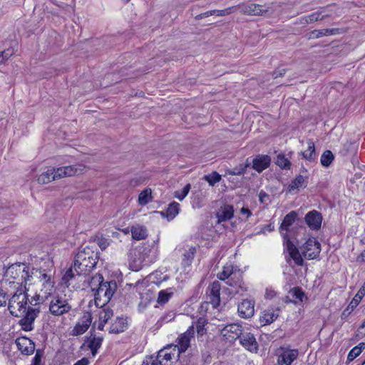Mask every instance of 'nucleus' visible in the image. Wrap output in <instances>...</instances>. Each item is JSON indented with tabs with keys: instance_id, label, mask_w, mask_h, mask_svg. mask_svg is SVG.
<instances>
[{
	"instance_id": "60",
	"label": "nucleus",
	"mask_w": 365,
	"mask_h": 365,
	"mask_svg": "<svg viewBox=\"0 0 365 365\" xmlns=\"http://www.w3.org/2000/svg\"><path fill=\"white\" fill-rule=\"evenodd\" d=\"M365 294V282L358 291L359 296H364Z\"/></svg>"
},
{
	"instance_id": "3",
	"label": "nucleus",
	"mask_w": 365,
	"mask_h": 365,
	"mask_svg": "<svg viewBox=\"0 0 365 365\" xmlns=\"http://www.w3.org/2000/svg\"><path fill=\"white\" fill-rule=\"evenodd\" d=\"M98 259V252L94 247H81L74 257L73 265L63 276V282L68 287L77 277H86L96 267Z\"/></svg>"
},
{
	"instance_id": "2",
	"label": "nucleus",
	"mask_w": 365,
	"mask_h": 365,
	"mask_svg": "<svg viewBox=\"0 0 365 365\" xmlns=\"http://www.w3.org/2000/svg\"><path fill=\"white\" fill-rule=\"evenodd\" d=\"M5 277L15 289L26 287L27 284H39L41 286V292L44 293L46 298L52 294L54 287V282L45 270L31 267L24 263L10 265L6 270Z\"/></svg>"
},
{
	"instance_id": "10",
	"label": "nucleus",
	"mask_w": 365,
	"mask_h": 365,
	"mask_svg": "<svg viewBox=\"0 0 365 365\" xmlns=\"http://www.w3.org/2000/svg\"><path fill=\"white\" fill-rule=\"evenodd\" d=\"M234 7H237V11L245 15H262L267 11V8L263 9L262 5L254 3H244Z\"/></svg>"
},
{
	"instance_id": "15",
	"label": "nucleus",
	"mask_w": 365,
	"mask_h": 365,
	"mask_svg": "<svg viewBox=\"0 0 365 365\" xmlns=\"http://www.w3.org/2000/svg\"><path fill=\"white\" fill-rule=\"evenodd\" d=\"M15 344L23 354L31 355L35 351L34 342L26 336L18 337L15 340Z\"/></svg>"
},
{
	"instance_id": "41",
	"label": "nucleus",
	"mask_w": 365,
	"mask_h": 365,
	"mask_svg": "<svg viewBox=\"0 0 365 365\" xmlns=\"http://www.w3.org/2000/svg\"><path fill=\"white\" fill-rule=\"evenodd\" d=\"M55 180L53 176V170L48 169L46 172L41 174L38 178V182L41 184H46Z\"/></svg>"
},
{
	"instance_id": "53",
	"label": "nucleus",
	"mask_w": 365,
	"mask_h": 365,
	"mask_svg": "<svg viewBox=\"0 0 365 365\" xmlns=\"http://www.w3.org/2000/svg\"><path fill=\"white\" fill-rule=\"evenodd\" d=\"M7 300L9 299L6 293L4 290H0V307L5 306Z\"/></svg>"
},
{
	"instance_id": "50",
	"label": "nucleus",
	"mask_w": 365,
	"mask_h": 365,
	"mask_svg": "<svg viewBox=\"0 0 365 365\" xmlns=\"http://www.w3.org/2000/svg\"><path fill=\"white\" fill-rule=\"evenodd\" d=\"M43 357V351L40 349L36 350V354L32 359L31 365H41V359Z\"/></svg>"
},
{
	"instance_id": "22",
	"label": "nucleus",
	"mask_w": 365,
	"mask_h": 365,
	"mask_svg": "<svg viewBox=\"0 0 365 365\" xmlns=\"http://www.w3.org/2000/svg\"><path fill=\"white\" fill-rule=\"evenodd\" d=\"M233 270L234 267L232 264H226L223 267L222 271L217 274V278L222 281L227 279L226 283L230 286L234 287L237 284L232 282V275L233 274Z\"/></svg>"
},
{
	"instance_id": "44",
	"label": "nucleus",
	"mask_w": 365,
	"mask_h": 365,
	"mask_svg": "<svg viewBox=\"0 0 365 365\" xmlns=\"http://www.w3.org/2000/svg\"><path fill=\"white\" fill-rule=\"evenodd\" d=\"M204 179L210 185L213 186L215 183L220 181L221 175L217 172L213 171L210 174L205 175Z\"/></svg>"
},
{
	"instance_id": "58",
	"label": "nucleus",
	"mask_w": 365,
	"mask_h": 365,
	"mask_svg": "<svg viewBox=\"0 0 365 365\" xmlns=\"http://www.w3.org/2000/svg\"><path fill=\"white\" fill-rule=\"evenodd\" d=\"M268 197V195H267L265 192H264V191H261V192H259V201H260V202H264V199L265 197Z\"/></svg>"
},
{
	"instance_id": "16",
	"label": "nucleus",
	"mask_w": 365,
	"mask_h": 365,
	"mask_svg": "<svg viewBox=\"0 0 365 365\" xmlns=\"http://www.w3.org/2000/svg\"><path fill=\"white\" fill-rule=\"evenodd\" d=\"M194 325L190 326L187 330L182 334L178 339V344H176L180 353L185 352L190 345V340L194 336Z\"/></svg>"
},
{
	"instance_id": "23",
	"label": "nucleus",
	"mask_w": 365,
	"mask_h": 365,
	"mask_svg": "<svg viewBox=\"0 0 365 365\" xmlns=\"http://www.w3.org/2000/svg\"><path fill=\"white\" fill-rule=\"evenodd\" d=\"M234 215V208L232 205H225L221 207L217 212L218 222H225L230 220Z\"/></svg>"
},
{
	"instance_id": "6",
	"label": "nucleus",
	"mask_w": 365,
	"mask_h": 365,
	"mask_svg": "<svg viewBox=\"0 0 365 365\" xmlns=\"http://www.w3.org/2000/svg\"><path fill=\"white\" fill-rule=\"evenodd\" d=\"M72 309L68 300L61 295H53L51 297L48 310L51 314L55 317H60L68 313Z\"/></svg>"
},
{
	"instance_id": "63",
	"label": "nucleus",
	"mask_w": 365,
	"mask_h": 365,
	"mask_svg": "<svg viewBox=\"0 0 365 365\" xmlns=\"http://www.w3.org/2000/svg\"><path fill=\"white\" fill-rule=\"evenodd\" d=\"M364 328H365V321L359 327V329H364Z\"/></svg>"
},
{
	"instance_id": "24",
	"label": "nucleus",
	"mask_w": 365,
	"mask_h": 365,
	"mask_svg": "<svg viewBox=\"0 0 365 365\" xmlns=\"http://www.w3.org/2000/svg\"><path fill=\"white\" fill-rule=\"evenodd\" d=\"M297 217V213L295 211H291L285 215L284 220L279 227L280 231L283 237L285 234L287 235V231L291 225L295 222Z\"/></svg>"
},
{
	"instance_id": "1",
	"label": "nucleus",
	"mask_w": 365,
	"mask_h": 365,
	"mask_svg": "<svg viewBox=\"0 0 365 365\" xmlns=\"http://www.w3.org/2000/svg\"><path fill=\"white\" fill-rule=\"evenodd\" d=\"M28 290L26 287H20L16 289L8 300L10 314L15 317H22L19 321V325L25 331L34 329V322L41 312L40 294H36L29 299Z\"/></svg>"
},
{
	"instance_id": "51",
	"label": "nucleus",
	"mask_w": 365,
	"mask_h": 365,
	"mask_svg": "<svg viewBox=\"0 0 365 365\" xmlns=\"http://www.w3.org/2000/svg\"><path fill=\"white\" fill-rule=\"evenodd\" d=\"M13 55V51L11 50L7 49L3 51L0 53V59L1 60V63H3L6 60L9 59Z\"/></svg>"
},
{
	"instance_id": "30",
	"label": "nucleus",
	"mask_w": 365,
	"mask_h": 365,
	"mask_svg": "<svg viewBox=\"0 0 365 365\" xmlns=\"http://www.w3.org/2000/svg\"><path fill=\"white\" fill-rule=\"evenodd\" d=\"M337 34H339V29L314 30L309 34V39L319 38L322 36L336 35Z\"/></svg>"
},
{
	"instance_id": "36",
	"label": "nucleus",
	"mask_w": 365,
	"mask_h": 365,
	"mask_svg": "<svg viewBox=\"0 0 365 365\" xmlns=\"http://www.w3.org/2000/svg\"><path fill=\"white\" fill-rule=\"evenodd\" d=\"M180 210V204L176 202H173L169 204L168 208L165 211V214L166 217L170 220L175 217V216L179 213ZM164 215V212H162Z\"/></svg>"
},
{
	"instance_id": "18",
	"label": "nucleus",
	"mask_w": 365,
	"mask_h": 365,
	"mask_svg": "<svg viewBox=\"0 0 365 365\" xmlns=\"http://www.w3.org/2000/svg\"><path fill=\"white\" fill-rule=\"evenodd\" d=\"M305 222L309 227L312 230H318L320 229L322 221V216L320 212L317 210L309 212L305 215Z\"/></svg>"
},
{
	"instance_id": "27",
	"label": "nucleus",
	"mask_w": 365,
	"mask_h": 365,
	"mask_svg": "<svg viewBox=\"0 0 365 365\" xmlns=\"http://www.w3.org/2000/svg\"><path fill=\"white\" fill-rule=\"evenodd\" d=\"M322 11H318L317 12L312 13L310 15L302 16L299 19V23L302 24H308L317 21L324 20L325 18L328 17L329 15H322Z\"/></svg>"
},
{
	"instance_id": "29",
	"label": "nucleus",
	"mask_w": 365,
	"mask_h": 365,
	"mask_svg": "<svg viewBox=\"0 0 365 365\" xmlns=\"http://www.w3.org/2000/svg\"><path fill=\"white\" fill-rule=\"evenodd\" d=\"M84 282H88V287L91 288V291L95 293V292L98 289L103 283L105 282L104 279L101 274H96L93 276L89 280V277L86 276V277H83Z\"/></svg>"
},
{
	"instance_id": "42",
	"label": "nucleus",
	"mask_w": 365,
	"mask_h": 365,
	"mask_svg": "<svg viewBox=\"0 0 365 365\" xmlns=\"http://www.w3.org/2000/svg\"><path fill=\"white\" fill-rule=\"evenodd\" d=\"M102 310L100 311L98 314V320L103 322V323H107L108 321L113 317V312L109 307H102Z\"/></svg>"
},
{
	"instance_id": "12",
	"label": "nucleus",
	"mask_w": 365,
	"mask_h": 365,
	"mask_svg": "<svg viewBox=\"0 0 365 365\" xmlns=\"http://www.w3.org/2000/svg\"><path fill=\"white\" fill-rule=\"evenodd\" d=\"M284 240L285 243V247L289 253V257L293 259L294 264L297 266H302L304 260L302 258V254L299 252L296 246L291 242L288 238L287 234L284 236Z\"/></svg>"
},
{
	"instance_id": "45",
	"label": "nucleus",
	"mask_w": 365,
	"mask_h": 365,
	"mask_svg": "<svg viewBox=\"0 0 365 365\" xmlns=\"http://www.w3.org/2000/svg\"><path fill=\"white\" fill-rule=\"evenodd\" d=\"M248 165H240L238 167L235 168L232 170L227 169L225 170V175H240L245 173Z\"/></svg>"
},
{
	"instance_id": "26",
	"label": "nucleus",
	"mask_w": 365,
	"mask_h": 365,
	"mask_svg": "<svg viewBox=\"0 0 365 365\" xmlns=\"http://www.w3.org/2000/svg\"><path fill=\"white\" fill-rule=\"evenodd\" d=\"M237 11V7L231 6L222 10H211L206 11L205 13L199 14L197 18V19H203L205 17H208L212 15H217L218 16H223L226 15L231 14Z\"/></svg>"
},
{
	"instance_id": "64",
	"label": "nucleus",
	"mask_w": 365,
	"mask_h": 365,
	"mask_svg": "<svg viewBox=\"0 0 365 365\" xmlns=\"http://www.w3.org/2000/svg\"><path fill=\"white\" fill-rule=\"evenodd\" d=\"M123 231V232H125V233H126V234H127V233H128V232H129V229H128V228H125V229H124Z\"/></svg>"
},
{
	"instance_id": "57",
	"label": "nucleus",
	"mask_w": 365,
	"mask_h": 365,
	"mask_svg": "<svg viewBox=\"0 0 365 365\" xmlns=\"http://www.w3.org/2000/svg\"><path fill=\"white\" fill-rule=\"evenodd\" d=\"M274 227L272 224H269L262 229V232L264 233H265L267 231L272 232V230H274Z\"/></svg>"
},
{
	"instance_id": "33",
	"label": "nucleus",
	"mask_w": 365,
	"mask_h": 365,
	"mask_svg": "<svg viewBox=\"0 0 365 365\" xmlns=\"http://www.w3.org/2000/svg\"><path fill=\"white\" fill-rule=\"evenodd\" d=\"M278 316L279 309H268L263 312L262 316L260 317V321L265 324H269L276 320Z\"/></svg>"
},
{
	"instance_id": "46",
	"label": "nucleus",
	"mask_w": 365,
	"mask_h": 365,
	"mask_svg": "<svg viewBox=\"0 0 365 365\" xmlns=\"http://www.w3.org/2000/svg\"><path fill=\"white\" fill-rule=\"evenodd\" d=\"M289 294L294 299H298L299 302H302L304 297V293L302 291L299 287H294L292 289Z\"/></svg>"
},
{
	"instance_id": "38",
	"label": "nucleus",
	"mask_w": 365,
	"mask_h": 365,
	"mask_svg": "<svg viewBox=\"0 0 365 365\" xmlns=\"http://www.w3.org/2000/svg\"><path fill=\"white\" fill-rule=\"evenodd\" d=\"M365 349V343L361 342L357 346H354L351 349L347 356V361L349 362L352 361L357 356L360 355V354Z\"/></svg>"
},
{
	"instance_id": "13",
	"label": "nucleus",
	"mask_w": 365,
	"mask_h": 365,
	"mask_svg": "<svg viewBox=\"0 0 365 365\" xmlns=\"http://www.w3.org/2000/svg\"><path fill=\"white\" fill-rule=\"evenodd\" d=\"M299 351L297 349L282 348V353L278 356L279 365H291L297 359Z\"/></svg>"
},
{
	"instance_id": "55",
	"label": "nucleus",
	"mask_w": 365,
	"mask_h": 365,
	"mask_svg": "<svg viewBox=\"0 0 365 365\" xmlns=\"http://www.w3.org/2000/svg\"><path fill=\"white\" fill-rule=\"evenodd\" d=\"M88 364L89 360L87 358L83 357L81 359L77 361L73 365H88Z\"/></svg>"
},
{
	"instance_id": "21",
	"label": "nucleus",
	"mask_w": 365,
	"mask_h": 365,
	"mask_svg": "<svg viewBox=\"0 0 365 365\" xmlns=\"http://www.w3.org/2000/svg\"><path fill=\"white\" fill-rule=\"evenodd\" d=\"M102 342V337L91 334L90 336L86 338L84 345L91 351V354L94 356L96 355L98 349L101 346Z\"/></svg>"
},
{
	"instance_id": "35",
	"label": "nucleus",
	"mask_w": 365,
	"mask_h": 365,
	"mask_svg": "<svg viewBox=\"0 0 365 365\" xmlns=\"http://www.w3.org/2000/svg\"><path fill=\"white\" fill-rule=\"evenodd\" d=\"M363 297L364 296H359L358 293L355 295L348 307L341 313L342 319H345L349 317L351 312L357 307Z\"/></svg>"
},
{
	"instance_id": "56",
	"label": "nucleus",
	"mask_w": 365,
	"mask_h": 365,
	"mask_svg": "<svg viewBox=\"0 0 365 365\" xmlns=\"http://www.w3.org/2000/svg\"><path fill=\"white\" fill-rule=\"evenodd\" d=\"M240 212L242 214H245V215H247V217H250L252 214V212L247 208V207H242L241 210H240Z\"/></svg>"
},
{
	"instance_id": "17",
	"label": "nucleus",
	"mask_w": 365,
	"mask_h": 365,
	"mask_svg": "<svg viewBox=\"0 0 365 365\" xmlns=\"http://www.w3.org/2000/svg\"><path fill=\"white\" fill-rule=\"evenodd\" d=\"M237 312L241 318L249 319L255 313V302L250 299H243L237 307Z\"/></svg>"
},
{
	"instance_id": "28",
	"label": "nucleus",
	"mask_w": 365,
	"mask_h": 365,
	"mask_svg": "<svg viewBox=\"0 0 365 365\" xmlns=\"http://www.w3.org/2000/svg\"><path fill=\"white\" fill-rule=\"evenodd\" d=\"M196 252L197 250L195 247H190L185 251L182 258V265L185 269L191 266Z\"/></svg>"
},
{
	"instance_id": "34",
	"label": "nucleus",
	"mask_w": 365,
	"mask_h": 365,
	"mask_svg": "<svg viewBox=\"0 0 365 365\" xmlns=\"http://www.w3.org/2000/svg\"><path fill=\"white\" fill-rule=\"evenodd\" d=\"M302 158L309 161H313L316 158L315 145L312 140H307V149L304 152H301Z\"/></svg>"
},
{
	"instance_id": "40",
	"label": "nucleus",
	"mask_w": 365,
	"mask_h": 365,
	"mask_svg": "<svg viewBox=\"0 0 365 365\" xmlns=\"http://www.w3.org/2000/svg\"><path fill=\"white\" fill-rule=\"evenodd\" d=\"M275 163L283 170H290L291 162L282 153L277 155Z\"/></svg>"
},
{
	"instance_id": "39",
	"label": "nucleus",
	"mask_w": 365,
	"mask_h": 365,
	"mask_svg": "<svg viewBox=\"0 0 365 365\" xmlns=\"http://www.w3.org/2000/svg\"><path fill=\"white\" fill-rule=\"evenodd\" d=\"M152 191L151 189L147 188L143 190L138 195V203L140 205H145L151 201Z\"/></svg>"
},
{
	"instance_id": "43",
	"label": "nucleus",
	"mask_w": 365,
	"mask_h": 365,
	"mask_svg": "<svg viewBox=\"0 0 365 365\" xmlns=\"http://www.w3.org/2000/svg\"><path fill=\"white\" fill-rule=\"evenodd\" d=\"M334 157L331 151L325 150L321 156V164L324 167H328L332 163Z\"/></svg>"
},
{
	"instance_id": "37",
	"label": "nucleus",
	"mask_w": 365,
	"mask_h": 365,
	"mask_svg": "<svg viewBox=\"0 0 365 365\" xmlns=\"http://www.w3.org/2000/svg\"><path fill=\"white\" fill-rule=\"evenodd\" d=\"M173 295V289L168 288L161 290L158 293L157 302L160 304H166Z\"/></svg>"
},
{
	"instance_id": "54",
	"label": "nucleus",
	"mask_w": 365,
	"mask_h": 365,
	"mask_svg": "<svg viewBox=\"0 0 365 365\" xmlns=\"http://www.w3.org/2000/svg\"><path fill=\"white\" fill-rule=\"evenodd\" d=\"M174 319V316H173V314L171 313V314H166L165 316H163L160 319V320L163 322H170L172 319Z\"/></svg>"
},
{
	"instance_id": "62",
	"label": "nucleus",
	"mask_w": 365,
	"mask_h": 365,
	"mask_svg": "<svg viewBox=\"0 0 365 365\" xmlns=\"http://www.w3.org/2000/svg\"><path fill=\"white\" fill-rule=\"evenodd\" d=\"M361 261L365 262V250L361 252L360 257Z\"/></svg>"
},
{
	"instance_id": "32",
	"label": "nucleus",
	"mask_w": 365,
	"mask_h": 365,
	"mask_svg": "<svg viewBox=\"0 0 365 365\" xmlns=\"http://www.w3.org/2000/svg\"><path fill=\"white\" fill-rule=\"evenodd\" d=\"M307 179L308 178L307 176H304L302 175H297L289 185V191L291 192L301 187H306L307 185Z\"/></svg>"
},
{
	"instance_id": "19",
	"label": "nucleus",
	"mask_w": 365,
	"mask_h": 365,
	"mask_svg": "<svg viewBox=\"0 0 365 365\" xmlns=\"http://www.w3.org/2000/svg\"><path fill=\"white\" fill-rule=\"evenodd\" d=\"M240 343L247 350L256 352L258 349V344L253 334L250 332L242 333L240 338Z\"/></svg>"
},
{
	"instance_id": "8",
	"label": "nucleus",
	"mask_w": 365,
	"mask_h": 365,
	"mask_svg": "<svg viewBox=\"0 0 365 365\" xmlns=\"http://www.w3.org/2000/svg\"><path fill=\"white\" fill-rule=\"evenodd\" d=\"M85 169L86 167L83 165L75 164L57 168H52V170H53V176L56 180L62 178L80 175L84 172Z\"/></svg>"
},
{
	"instance_id": "47",
	"label": "nucleus",
	"mask_w": 365,
	"mask_h": 365,
	"mask_svg": "<svg viewBox=\"0 0 365 365\" xmlns=\"http://www.w3.org/2000/svg\"><path fill=\"white\" fill-rule=\"evenodd\" d=\"M206 324V319L203 317H200L196 322L197 332L200 335H203L205 333V326Z\"/></svg>"
},
{
	"instance_id": "48",
	"label": "nucleus",
	"mask_w": 365,
	"mask_h": 365,
	"mask_svg": "<svg viewBox=\"0 0 365 365\" xmlns=\"http://www.w3.org/2000/svg\"><path fill=\"white\" fill-rule=\"evenodd\" d=\"M190 184H187L181 191L175 192V197L180 200H182L188 194L190 190Z\"/></svg>"
},
{
	"instance_id": "61",
	"label": "nucleus",
	"mask_w": 365,
	"mask_h": 365,
	"mask_svg": "<svg viewBox=\"0 0 365 365\" xmlns=\"http://www.w3.org/2000/svg\"><path fill=\"white\" fill-rule=\"evenodd\" d=\"M106 324V323H103V322L99 321L98 324V327H97L98 329H99L101 331L103 330V328H104V326H105Z\"/></svg>"
},
{
	"instance_id": "31",
	"label": "nucleus",
	"mask_w": 365,
	"mask_h": 365,
	"mask_svg": "<svg viewBox=\"0 0 365 365\" xmlns=\"http://www.w3.org/2000/svg\"><path fill=\"white\" fill-rule=\"evenodd\" d=\"M132 237L135 240H144L148 236V231L145 227L143 225H135L130 227Z\"/></svg>"
},
{
	"instance_id": "52",
	"label": "nucleus",
	"mask_w": 365,
	"mask_h": 365,
	"mask_svg": "<svg viewBox=\"0 0 365 365\" xmlns=\"http://www.w3.org/2000/svg\"><path fill=\"white\" fill-rule=\"evenodd\" d=\"M142 365H159L153 356H147L143 361Z\"/></svg>"
},
{
	"instance_id": "25",
	"label": "nucleus",
	"mask_w": 365,
	"mask_h": 365,
	"mask_svg": "<svg viewBox=\"0 0 365 365\" xmlns=\"http://www.w3.org/2000/svg\"><path fill=\"white\" fill-rule=\"evenodd\" d=\"M128 328V324L123 317H117L111 324L109 328V333L120 334L125 331Z\"/></svg>"
},
{
	"instance_id": "4",
	"label": "nucleus",
	"mask_w": 365,
	"mask_h": 365,
	"mask_svg": "<svg viewBox=\"0 0 365 365\" xmlns=\"http://www.w3.org/2000/svg\"><path fill=\"white\" fill-rule=\"evenodd\" d=\"M117 289L115 280L106 281L103 283L94 293V301L96 307H103L108 304Z\"/></svg>"
},
{
	"instance_id": "5",
	"label": "nucleus",
	"mask_w": 365,
	"mask_h": 365,
	"mask_svg": "<svg viewBox=\"0 0 365 365\" xmlns=\"http://www.w3.org/2000/svg\"><path fill=\"white\" fill-rule=\"evenodd\" d=\"M177 345L170 344L160 349L155 359L159 365H173L180 358Z\"/></svg>"
},
{
	"instance_id": "9",
	"label": "nucleus",
	"mask_w": 365,
	"mask_h": 365,
	"mask_svg": "<svg viewBox=\"0 0 365 365\" xmlns=\"http://www.w3.org/2000/svg\"><path fill=\"white\" fill-rule=\"evenodd\" d=\"M242 333V326L238 324H228L221 330V334L225 340L229 342L240 339Z\"/></svg>"
},
{
	"instance_id": "59",
	"label": "nucleus",
	"mask_w": 365,
	"mask_h": 365,
	"mask_svg": "<svg viewBox=\"0 0 365 365\" xmlns=\"http://www.w3.org/2000/svg\"><path fill=\"white\" fill-rule=\"evenodd\" d=\"M285 69H281L279 71H276L274 72V78H277L278 76H282V75L284 73Z\"/></svg>"
},
{
	"instance_id": "14",
	"label": "nucleus",
	"mask_w": 365,
	"mask_h": 365,
	"mask_svg": "<svg viewBox=\"0 0 365 365\" xmlns=\"http://www.w3.org/2000/svg\"><path fill=\"white\" fill-rule=\"evenodd\" d=\"M91 322V314L89 312L85 313L73 327L72 330L73 335L78 336L84 334L89 328Z\"/></svg>"
},
{
	"instance_id": "49",
	"label": "nucleus",
	"mask_w": 365,
	"mask_h": 365,
	"mask_svg": "<svg viewBox=\"0 0 365 365\" xmlns=\"http://www.w3.org/2000/svg\"><path fill=\"white\" fill-rule=\"evenodd\" d=\"M96 241H97L98 245L102 250H106L110 245V242H109L108 239H107L103 236L98 237Z\"/></svg>"
},
{
	"instance_id": "20",
	"label": "nucleus",
	"mask_w": 365,
	"mask_h": 365,
	"mask_svg": "<svg viewBox=\"0 0 365 365\" xmlns=\"http://www.w3.org/2000/svg\"><path fill=\"white\" fill-rule=\"evenodd\" d=\"M271 158L267 155H258L252 160V168L258 173L262 172L269 166Z\"/></svg>"
},
{
	"instance_id": "11",
	"label": "nucleus",
	"mask_w": 365,
	"mask_h": 365,
	"mask_svg": "<svg viewBox=\"0 0 365 365\" xmlns=\"http://www.w3.org/2000/svg\"><path fill=\"white\" fill-rule=\"evenodd\" d=\"M221 284L218 281L213 282L207 288V298L213 308H217L220 304Z\"/></svg>"
},
{
	"instance_id": "7",
	"label": "nucleus",
	"mask_w": 365,
	"mask_h": 365,
	"mask_svg": "<svg viewBox=\"0 0 365 365\" xmlns=\"http://www.w3.org/2000/svg\"><path fill=\"white\" fill-rule=\"evenodd\" d=\"M301 252L307 259H316L321 252V245L316 238H309L302 246Z\"/></svg>"
}]
</instances>
